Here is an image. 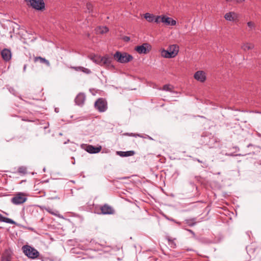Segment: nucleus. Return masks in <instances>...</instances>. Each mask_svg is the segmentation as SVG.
<instances>
[{"label": "nucleus", "mask_w": 261, "mask_h": 261, "mask_svg": "<svg viewBox=\"0 0 261 261\" xmlns=\"http://www.w3.org/2000/svg\"><path fill=\"white\" fill-rule=\"evenodd\" d=\"M162 16H154V22L158 23L159 22H161V20H162Z\"/></svg>", "instance_id": "nucleus-28"}, {"label": "nucleus", "mask_w": 261, "mask_h": 261, "mask_svg": "<svg viewBox=\"0 0 261 261\" xmlns=\"http://www.w3.org/2000/svg\"><path fill=\"white\" fill-rule=\"evenodd\" d=\"M25 68H26V65H24V67H23V69H24V70H25Z\"/></svg>", "instance_id": "nucleus-37"}, {"label": "nucleus", "mask_w": 261, "mask_h": 261, "mask_svg": "<svg viewBox=\"0 0 261 261\" xmlns=\"http://www.w3.org/2000/svg\"><path fill=\"white\" fill-rule=\"evenodd\" d=\"M179 51L178 46L173 44L170 45L167 50L163 49L161 51V56L166 58H172L175 57Z\"/></svg>", "instance_id": "nucleus-2"}, {"label": "nucleus", "mask_w": 261, "mask_h": 261, "mask_svg": "<svg viewBox=\"0 0 261 261\" xmlns=\"http://www.w3.org/2000/svg\"><path fill=\"white\" fill-rule=\"evenodd\" d=\"M194 78L200 82H204L206 80L205 73L203 71H198L194 75Z\"/></svg>", "instance_id": "nucleus-11"}, {"label": "nucleus", "mask_w": 261, "mask_h": 261, "mask_svg": "<svg viewBox=\"0 0 261 261\" xmlns=\"http://www.w3.org/2000/svg\"><path fill=\"white\" fill-rule=\"evenodd\" d=\"M154 15L152 14L146 13L144 15V18L149 22H153Z\"/></svg>", "instance_id": "nucleus-22"}, {"label": "nucleus", "mask_w": 261, "mask_h": 261, "mask_svg": "<svg viewBox=\"0 0 261 261\" xmlns=\"http://www.w3.org/2000/svg\"><path fill=\"white\" fill-rule=\"evenodd\" d=\"M224 18L226 20L233 21L238 18V15L233 12H230L225 14Z\"/></svg>", "instance_id": "nucleus-16"}, {"label": "nucleus", "mask_w": 261, "mask_h": 261, "mask_svg": "<svg viewBox=\"0 0 261 261\" xmlns=\"http://www.w3.org/2000/svg\"><path fill=\"white\" fill-rule=\"evenodd\" d=\"M101 147H94L91 145L86 146L85 150L90 153H96L100 151Z\"/></svg>", "instance_id": "nucleus-14"}, {"label": "nucleus", "mask_w": 261, "mask_h": 261, "mask_svg": "<svg viewBox=\"0 0 261 261\" xmlns=\"http://www.w3.org/2000/svg\"><path fill=\"white\" fill-rule=\"evenodd\" d=\"M161 22L165 23L167 25H175L176 24V21L172 18L162 15Z\"/></svg>", "instance_id": "nucleus-12"}, {"label": "nucleus", "mask_w": 261, "mask_h": 261, "mask_svg": "<svg viewBox=\"0 0 261 261\" xmlns=\"http://www.w3.org/2000/svg\"><path fill=\"white\" fill-rule=\"evenodd\" d=\"M197 161L199 162V163H201L202 162L199 160V159H197Z\"/></svg>", "instance_id": "nucleus-36"}, {"label": "nucleus", "mask_w": 261, "mask_h": 261, "mask_svg": "<svg viewBox=\"0 0 261 261\" xmlns=\"http://www.w3.org/2000/svg\"><path fill=\"white\" fill-rule=\"evenodd\" d=\"M0 222H3L11 224H16L15 222L13 221L12 219L5 217L3 216L1 214H0Z\"/></svg>", "instance_id": "nucleus-19"}, {"label": "nucleus", "mask_w": 261, "mask_h": 261, "mask_svg": "<svg viewBox=\"0 0 261 261\" xmlns=\"http://www.w3.org/2000/svg\"><path fill=\"white\" fill-rule=\"evenodd\" d=\"M114 59L119 63H126L132 61L133 57L132 55L126 53H121L120 51H117L114 55Z\"/></svg>", "instance_id": "nucleus-4"}, {"label": "nucleus", "mask_w": 261, "mask_h": 261, "mask_svg": "<svg viewBox=\"0 0 261 261\" xmlns=\"http://www.w3.org/2000/svg\"><path fill=\"white\" fill-rule=\"evenodd\" d=\"M129 38H128V37L126 38V40H129Z\"/></svg>", "instance_id": "nucleus-38"}, {"label": "nucleus", "mask_w": 261, "mask_h": 261, "mask_svg": "<svg viewBox=\"0 0 261 261\" xmlns=\"http://www.w3.org/2000/svg\"><path fill=\"white\" fill-rule=\"evenodd\" d=\"M191 220H187V223L190 226H192L193 225H194L196 223V222H194V223H191Z\"/></svg>", "instance_id": "nucleus-31"}, {"label": "nucleus", "mask_w": 261, "mask_h": 261, "mask_svg": "<svg viewBox=\"0 0 261 261\" xmlns=\"http://www.w3.org/2000/svg\"><path fill=\"white\" fill-rule=\"evenodd\" d=\"M28 2V0H25ZM30 6L37 10H42L45 8V4L43 0H29Z\"/></svg>", "instance_id": "nucleus-7"}, {"label": "nucleus", "mask_w": 261, "mask_h": 261, "mask_svg": "<svg viewBox=\"0 0 261 261\" xmlns=\"http://www.w3.org/2000/svg\"><path fill=\"white\" fill-rule=\"evenodd\" d=\"M18 173L22 174H25L27 172V168L24 166H20L18 169Z\"/></svg>", "instance_id": "nucleus-25"}, {"label": "nucleus", "mask_w": 261, "mask_h": 261, "mask_svg": "<svg viewBox=\"0 0 261 261\" xmlns=\"http://www.w3.org/2000/svg\"><path fill=\"white\" fill-rule=\"evenodd\" d=\"M101 213L103 215H113L115 213V210L108 204H105L100 207Z\"/></svg>", "instance_id": "nucleus-10"}, {"label": "nucleus", "mask_w": 261, "mask_h": 261, "mask_svg": "<svg viewBox=\"0 0 261 261\" xmlns=\"http://www.w3.org/2000/svg\"><path fill=\"white\" fill-rule=\"evenodd\" d=\"M94 106L95 109L99 112H104L108 109L107 102L102 98H98L95 101Z\"/></svg>", "instance_id": "nucleus-6"}, {"label": "nucleus", "mask_w": 261, "mask_h": 261, "mask_svg": "<svg viewBox=\"0 0 261 261\" xmlns=\"http://www.w3.org/2000/svg\"><path fill=\"white\" fill-rule=\"evenodd\" d=\"M253 47L254 45L250 43H244L241 46L242 49H243L244 51L252 49L253 48Z\"/></svg>", "instance_id": "nucleus-20"}, {"label": "nucleus", "mask_w": 261, "mask_h": 261, "mask_svg": "<svg viewBox=\"0 0 261 261\" xmlns=\"http://www.w3.org/2000/svg\"><path fill=\"white\" fill-rule=\"evenodd\" d=\"M172 87L170 85H165L163 87V90L167 91H171Z\"/></svg>", "instance_id": "nucleus-26"}, {"label": "nucleus", "mask_w": 261, "mask_h": 261, "mask_svg": "<svg viewBox=\"0 0 261 261\" xmlns=\"http://www.w3.org/2000/svg\"><path fill=\"white\" fill-rule=\"evenodd\" d=\"M129 38H128V37L126 38V40H129Z\"/></svg>", "instance_id": "nucleus-39"}, {"label": "nucleus", "mask_w": 261, "mask_h": 261, "mask_svg": "<svg viewBox=\"0 0 261 261\" xmlns=\"http://www.w3.org/2000/svg\"><path fill=\"white\" fill-rule=\"evenodd\" d=\"M42 192L43 193V195H45V192L44 191L39 192V193Z\"/></svg>", "instance_id": "nucleus-35"}, {"label": "nucleus", "mask_w": 261, "mask_h": 261, "mask_svg": "<svg viewBox=\"0 0 261 261\" xmlns=\"http://www.w3.org/2000/svg\"><path fill=\"white\" fill-rule=\"evenodd\" d=\"M125 135H127V136H129L135 137H142V136L139 134H133V133H132V134L126 133Z\"/></svg>", "instance_id": "nucleus-29"}, {"label": "nucleus", "mask_w": 261, "mask_h": 261, "mask_svg": "<svg viewBox=\"0 0 261 261\" xmlns=\"http://www.w3.org/2000/svg\"><path fill=\"white\" fill-rule=\"evenodd\" d=\"M168 241L170 242V244L171 245V247H175L176 244L173 241H171L170 239H168Z\"/></svg>", "instance_id": "nucleus-30"}, {"label": "nucleus", "mask_w": 261, "mask_h": 261, "mask_svg": "<svg viewBox=\"0 0 261 261\" xmlns=\"http://www.w3.org/2000/svg\"><path fill=\"white\" fill-rule=\"evenodd\" d=\"M71 68L72 69H74L75 71H82L86 74H90L91 72V70L89 69L82 66L71 67Z\"/></svg>", "instance_id": "nucleus-18"}, {"label": "nucleus", "mask_w": 261, "mask_h": 261, "mask_svg": "<svg viewBox=\"0 0 261 261\" xmlns=\"http://www.w3.org/2000/svg\"><path fill=\"white\" fill-rule=\"evenodd\" d=\"M22 250L24 254L31 259H36L39 255V252L38 250L30 245H24L22 247Z\"/></svg>", "instance_id": "nucleus-3"}, {"label": "nucleus", "mask_w": 261, "mask_h": 261, "mask_svg": "<svg viewBox=\"0 0 261 261\" xmlns=\"http://www.w3.org/2000/svg\"><path fill=\"white\" fill-rule=\"evenodd\" d=\"M34 61L35 62L40 61L41 63H45L47 66H49V62L48 60H46L45 58H42L41 57H37L34 58Z\"/></svg>", "instance_id": "nucleus-21"}, {"label": "nucleus", "mask_w": 261, "mask_h": 261, "mask_svg": "<svg viewBox=\"0 0 261 261\" xmlns=\"http://www.w3.org/2000/svg\"><path fill=\"white\" fill-rule=\"evenodd\" d=\"M1 55L3 59L6 61H8L11 59V53L10 50L8 49L5 48L2 50Z\"/></svg>", "instance_id": "nucleus-15"}, {"label": "nucleus", "mask_w": 261, "mask_h": 261, "mask_svg": "<svg viewBox=\"0 0 261 261\" xmlns=\"http://www.w3.org/2000/svg\"><path fill=\"white\" fill-rule=\"evenodd\" d=\"M109 29L106 27H99L97 31L100 34H104L108 32Z\"/></svg>", "instance_id": "nucleus-23"}, {"label": "nucleus", "mask_w": 261, "mask_h": 261, "mask_svg": "<svg viewBox=\"0 0 261 261\" xmlns=\"http://www.w3.org/2000/svg\"><path fill=\"white\" fill-rule=\"evenodd\" d=\"M86 8H87V11L89 13H90L92 11V10L93 6H92V5L91 3H88L86 5Z\"/></svg>", "instance_id": "nucleus-27"}, {"label": "nucleus", "mask_w": 261, "mask_h": 261, "mask_svg": "<svg viewBox=\"0 0 261 261\" xmlns=\"http://www.w3.org/2000/svg\"><path fill=\"white\" fill-rule=\"evenodd\" d=\"M86 96L83 93H80L75 98V102L79 106H82L85 101Z\"/></svg>", "instance_id": "nucleus-13"}, {"label": "nucleus", "mask_w": 261, "mask_h": 261, "mask_svg": "<svg viewBox=\"0 0 261 261\" xmlns=\"http://www.w3.org/2000/svg\"><path fill=\"white\" fill-rule=\"evenodd\" d=\"M27 199L26 195L23 193L19 192L16 194L11 201L14 204L19 205L23 203Z\"/></svg>", "instance_id": "nucleus-5"}, {"label": "nucleus", "mask_w": 261, "mask_h": 261, "mask_svg": "<svg viewBox=\"0 0 261 261\" xmlns=\"http://www.w3.org/2000/svg\"><path fill=\"white\" fill-rule=\"evenodd\" d=\"M200 141L202 144L208 146L213 145L216 142L215 139L211 136H202Z\"/></svg>", "instance_id": "nucleus-9"}, {"label": "nucleus", "mask_w": 261, "mask_h": 261, "mask_svg": "<svg viewBox=\"0 0 261 261\" xmlns=\"http://www.w3.org/2000/svg\"><path fill=\"white\" fill-rule=\"evenodd\" d=\"M91 60L95 63L107 68H113L114 66L112 64V58L106 55L104 57L94 56Z\"/></svg>", "instance_id": "nucleus-1"}, {"label": "nucleus", "mask_w": 261, "mask_h": 261, "mask_svg": "<svg viewBox=\"0 0 261 261\" xmlns=\"http://www.w3.org/2000/svg\"><path fill=\"white\" fill-rule=\"evenodd\" d=\"M135 152L133 150L127 151H117V154L121 157L130 156L135 154Z\"/></svg>", "instance_id": "nucleus-17"}, {"label": "nucleus", "mask_w": 261, "mask_h": 261, "mask_svg": "<svg viewBox=\"0 0 261 261\" xmlns=\"http://www.w3.org/2000/svg\"><path fill=\"white\" fill-rule=\"evenodd\" d=\"M2 261H10L7 258H4L2 260Z\"/></svg>", "instance_id": "nucleus-34"}, {"label": "nucleus", "mask_w": 261, "mask_h": 261, "mask_svg": "<svg viewBox=\"0 0 261 261\" xmlns=\"http://www.w3.org/2000/svg\"><path fill=\"white\" fill-rule=\"evenodd\" d=\"M187 231L190 232L191 233H192L194 236H195V233L191 229H187Z\"/></svg>", "instance_id": "nucleus-33"}, {"label": "nucleus", "mask_w": 261, "mask_h": 261, "mask_svg": "<svg viewBox=\"0 0 261 261\" xmlns=\"http://www.w3.org/2000/svg\"><path fill=\"white\" fill-rule=\"evenodd\" d=\"M247 26L248 27L249 31H251L255 29V24L252 21L248 22Z\"/></svg>", "instance_id": "nucleus-24"}, {"label": "nucleus", "mask_w": 261, "mask_h": 261, "mask_svg": "<svg viewBox=\"0 0 261 261\" xmlns=\"http://www.w3.org/2000/svg\"><path fill=\"white\" fill-rule=\"evenodd\" d=\"M245 0H226V2H232V1H236L237 3H240L242 2H244Z\"/></svg>", "instance_id": "nucleus-32"}, {"label": "nucleus", "mask_w": 261, "mask_h": 261, "mask_svg": "<svg viewBox=\"0 0 261 261\" xmlns=\"http://www.w3.org/2000/svg\"><path fill=\"white\" fill-rule=\"evenodd\" d=\"M151 49V46L147 43H143L141 45L137 46L135 50L140 54H147Z\"/></svg>", "instance_id": "nucleus-8"}]
</instances>
